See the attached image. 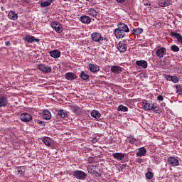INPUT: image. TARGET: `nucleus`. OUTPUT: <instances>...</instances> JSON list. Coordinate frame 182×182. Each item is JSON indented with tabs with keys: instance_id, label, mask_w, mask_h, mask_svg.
Masks as SVG:
<instances>
[{
	"instance_id": "f257e3e1",
	"label": "nucleus",
	"mask_w": 182,
	"mask_h": 182,
	"mask_svg": "<svg viewBox=\"0 0 182 182\" xmlns=\"http://www.w3.org/2000/svg\"><path fill=\"white\" fill-rule=\"evenodd\" d=\"M91 39L94 42H97L100 43V45H103L105 42H109V38H107V36H105L104 37L102 36V34L100 33H92L91 34Z\"/></svg>"
},
{
	"instance_id": "f03ea898",
	"label": "nucleus",
	"mask_w": 182,
	"mask_h": 182,
	"mask_svg": "<svg viewBox=\"0 0 182 182\" xmlns=\"http://www.w3.org/2000/svg\"><path fill=\"white\" fill-rule=\"evenodd\" d=\"M142 105H144V109L146 112H150L153 110L155 113H159V109H157V106L154 105L153 103H150L149 101H147L146 100H142Z\"/></svg>"
},
{
	"instance_id": "7ed1b4c3",
	"label": "nucleus",
	"mask_w": 182,
	"mask_h": 182,
	"mask_svg": "<svg viewBox=\"0 0 182 182\" xmlns=\"http://www.w3.org/2000/svg\"><path fill=\"white\" fill-rule=\"evenodd\" d=\"M73 177L77 178V180H85V178H86V177H87V174L86 173L83 172L82 171H80V170L74 171L73 172Z\"/></svg>"
},
{
	"instance_id": "20e7f679",
	"label": "nucleus",
	"mask_w": 182,
	"mask_h": 182,
	"mask_svg": "<svg viewBox=\"0 0 182 182\" xmlns=\"http://www.w3.org/2000/svg\"><path fill=\"white\" fill-rule=\"evenodd\" d=\"M38 68L41 72H43V73H50L52 72V67L45 65V64H39L38 65Z\"/></svg>"
},
{
	"instance_id": "39448f33",
	"label": "nucleus",
	"mask_w": 182,
	"mask_h": 182,
	"mask_svg": "<svg viewBox=\"0 0 182 182\" xmlns=\"http://www.w3.org/2000/svg\"><path fill=\"white\" fill-rule=\"evenodd\" d=\"M114 35L117 39H123L126 35V33L117 27L114 31Z\"/></svg>"
},
{
	"instance_id": "423d86ee",
	"label": "nucleus",
	"mask_w": 182,
	"mask_h": 182,
	"mask_svg": "<svg viewBox=\"0 0 182 182\" xmlns=\"http://www.w3.org/2000/svg\"><path fill=\"white\" fill-rule=\"evenodd\" d=\"M20 119L24 123H29L32 120V115L28 113H22L20 115Z\"/></svg>"
},
{
	"instance_id": "0eeeda50",
	"label": "nucleus",
	"mask_w": 182,
	"mask_h": 182,
	"mask_svg": "<svg viewBox=\"0 0 182 182\" xmlns=\"http://www.w3.org/2000/svg\"><path fill=\"white\" fill-rule=\"evenodd\" d=\"M117 49H118L119 52H120L121 53H124V52L127 50V46L126 45V43H124V42L119 41L117 44Z\"/></svg>"
},
{
	"instance_id": "6e6552de",
	"label": "nucleus",
	"mask_w": 182,
	"mask_h": 182,
	"mask_svg": "<svg viewBox=\"0 0 182 182\" xmlns=\"http://www.w3.org/2000/svg\"><path fill=\"white\" fill-rule=\"evenodd\" d=\"M155 54L158 58H159V59H161V58H164V55L167 54V49L164 47L159 48L156 50Z\"/></svg>"
},
{
	"instance_id": "1a4fd4ad",
	"label": "nucleus",
	"mask_w": 182,
	"mask_h": 182,
	"mask_svg": "<svg viewBox=\"0 0 182 182\" xmlns=\"http://www.w3.org/2000/svg\"><path fill=\"white\" fill-rule=\"evenodd\" d=\"M51 26L53 29H55V32L58 33H62V32H63V28L62 27V25L58 22L51 23Z\"/></svg>"
},
{
	"instance_id": "9d476101",
	"label": "nucleus",
	"mask_w": 182,
	"mask_h": 182,
	"mask_svg": "<svg viewBox=\"0 0 182 182\" xmlns=\"http://www.w3.org/2000/svg\"><path fill=\"white\" fill-rule=\"evenodd\" d=\"M168 163L172 167H177V166H178V164H180V161H178V159H177L173 156H170L168 159Z\"/></svg>"
},
{
	"instance_id": "9b49d317",
	"label": "nucleus",
	"mask_w": 182,
	"mask_h": 182,
	"mask_svg": "<svg viewBox=\"0 0 182 182\" xmlns=\"http://www.w3.org/2000/svg\"><path fill=\"white\" fill-rule=\"evenodd\" d=\"M117 28L124 31L125 33H129V32H130L129 26L124 23H118Z\"/></svg>"
},
{
	"instance_id": "f8f14e48",
	"label": "nucleus",
	"mask_w": 182,
	"mask_h": 182,
	"mask_svg": "<svg viewBox=\"0 0 182 182\" xmlns=\"http://www.w3.org/2000/svg\"><path fill=\"white\" fill-rule=\"evenodd\" d=\"M49 55L50 56H51V58H53L54 59H58L60 58L61 53L60 50L56 49L50 51Z\"/></svg>"
},
{
	"instance_id": "ddd939ff",
	"label": "nucleus",
	"mask_w": 182,
	"mask_h": 182,
	"mask_svg": "<svg viewBox=\"0 0 182 182\" xmlns=\"http://www.w3.org/2000/svg\"><path fill=\"white\" fill-rule=\"evenodd\" d=\"M70 110L73 112V113H75V114H80V113L83 112V109H82V107L76 105H72L70 107Z\"/></svg>"
},
{
	"instance_id": "4468645a",
	"label": "nucleus",
	"mask_w": 182,
	"mask_h": 182,
	"mask_svg": "<svg viewBox=\"0 0 182 182\" xmlns=\"http://www.w3.org/2000/svg\"><path fill=\"white\" fill-rule=\"evenodd\" d=\"M169 35H170V36H171V38H175V39H177L178 42H179L180 43H182L181 34H180L178 33H176L174 31H171Z\"/></svg>"
},
{
	"instance_id": "2eb2a0df",
	"label": "nucleus",
	"mask_w": 182,
	"mask_h": 182,
	"mask_svg": "<svg viewBox=\"0 0 182 182\" xmlns=\"http://www.w3.org/2000/svg\"><path fill=\"white\" fill-rule=\"evenodd\" d=\"M111 72L115 75H119L121 72H123V68L119 65H114L111 68Z\"/></svg>"
},
{
	"instance_id": "dca6fc26",
	"label": "nucleus",
	"mask_w": 182,
	"mask_h": 182,
	"mask_svg": "<svg viewBox=\"0 0 182 182\" xmlns=\"http://www.w3.org/2000/svg\"><path fill=\"white\" fill-rule=\"evenodd\" d=\"M24 41L28 43H33V42H39V39H36L34 36L26 35L24 38Z\"/></svg>"
},
{
	"instance_id": "f3484780",
	"label": "nucleus",
	"mask_w": 182,
	"mask_h": 182,
	"mask_svg": "<svg viewBox=\"0 0 182 182\" xmlns=\"http://www.w3.org/2000/svg\"><path fill=\"white\" fill-rule=\"evenodd\" d=\"M88 69L92 73H96L97 72H99V70H100V67L97 65L90 63V64H89Z\"/></svg>"
},
{
	"instance_id": "a211bd4d",
	"label": "nucleus",
	"mask_w": 182,
	"mask_h": 182,
	"mask_svg": "<svg viewBox=\"0 0 182 182\" xmlns=\"http://www.w3.org/2000/svg\"><path fill=\"white\" fill-rule=\"evenodd\" d=\"M147 153V150H146V148L141 147L138 149V152L136 154V157H143L144 156H146Z\"/></svg>"
},
{
	"instance_id": "6ab92c4d",
	"label": "nucleus",
	"mask_w": 182,
	"mask_h": 182,
	"mask_svg": "<svg viewBox=\"0 0 182 182\" xmlns=\"http://www.w3.org/2000/svg\"><path fill=\"white\" fill-rule=\"evenodd\" d=\"M86 12L87 15L92 16V18H96L97 16V11L93 8L88 9Z\"/></svg>"
},
{
	"instance_id": "aec40b11",
	"label": "nucleus",
	"mask_w": 182,
	"mask_h": 182,
	"mask_svg": "<svg viewBox=\"0 0 182 182\" xmlns=\"http://www.w3.org/2000/svg\"><path fill=\"white\" fill-rule=\"evenodd\" d=\"M43 119L45 120H50L52 119V114H50L49 110L45 109L43 111Z\"/></svg>"
},
{
	"instance_id": "412c9836",
	"label": "nucleus",
	"mask_w": 182,
	"mask_h": 182,
	"mask_svg": "<svg viewBox=\"0 0 182 182\" xmlns=\"http://www.w3.org/2000/svg\"><path fill=\"white\" fill-rule=\"evenodd\" d=\"M159 5L161 6V8H166V6L171 5V2L170 0H159Z\"/></svg>"
},
{
	"instance_id": "4be33fe9",
	"label": "nucleus",
	"mask_w": 182,
	"mask_h": 182,
	"mask_svg": "<svg viewBox=\"0 0 182 182\" xmlns=\"http://www.w3.org/2000/svg\"><path fill=\"white\" fill-rule=\"evenodd\" d=\"M136 65L137 66H140L141 68H143V69H147V66H149V64L146 60H136Z\"/></svg>"
},
{
	"instance_id": "5701e85b",
	"label": "nucleus",
	"mask_w": 182,
	"mask_h": 182,
	"mask_svg": "<svg viewBox=\"0 0 182 182\" xmlns=\"http://www.w3.org/2000/svg\"><path fill=\"white\" fill-rule=\"evenodd\" d=\"M25 167L24 166H18L16 168V174L17 176H25Z\"/></svg>"
},
{
	"instance_id": "b1692460",
	"label": "nucleus",
	"mask_w": 182,
	"mask_h": 182,
	"mask_svg": "<svg viewBox=\"0 0 182 182\" xmlns=\"http://www.w3.org/2000/svg\"><path fill=\"white\" fill-rule=\"evenodd\" d=\"M42 141L44 143L46 146L50 147L52 146V139L48 136H44L41 139Z\"/></svg>"
},
{
	"instance_id": "393cba45",
	"label": "nucleus",
	"mask_w": 182,
	"mask_h": 182,
	"mask_svg": "<svg viewBox=\"0 0 182 182\" xmlns=\"http://www.w3.org/2000/svg\"><path fill=\"white\" fill-rule=\"evenodd\" d=\"M112 157H114L115 160H119V161H121V160H123V159H124V154L116 152L112 154Z\"/></svg>"
},
{
	"instance_id": "a878e982",
	"label": "nucleus",
	"mask_w": 182,
	"mask_h": 182,
	"mask_svg": "<svg viewBox=\"0 0 182 182\" xmlns=\"http://www.w3.org/2000/svg\"><path fill=\"white\" fill-rule=\"evenodd\" d=\"M80 21L82 23L89 24L92 22V19L89 16L83 15L80 17Z\"/></svg>"
},
{
	"instance_id": "bb28decb",
	"label": "nucleus",
	"mask_w": 182,
	"mask_h": 182,
	"mask_svg": "<svg viewBox=\"0 0 182 182\" xmlns=\"http://www.w3.org/2000/svg\"><path fill=\"white\" fill-rule=\"evenodd\" d=\"M65 79L67 80H75V79H77V76L73 73H67L65 74Z\"/></svg>"
},
{
	"instance_id": "cd10ccee",
	"label": "nucleus",
	"mask_w": 182,
	"mask_h": 182,
	"mask_svg": "<svg viewBox=\"0 0 182 182\" xmlns=\"http://www.w3.org/2000/svg\"><path fill=\"white\" fill-rule=\"evenodd\" d=\"M8 18L9 19H11V21H16L18 19V14L14 11H9Z\"/></svg>"
},
{
	"instance_id": "c85d7f7f",
	"label": "nucleus",
	"mask_w": 182,
	"mask_h": 182,
	"mask_svg": "<svg viewBox=\"0 0 182 182\" xmlns=\"http://www.w3.org/2000/svg\"><path fill=\"white\" fill-rule=\"evenodd\" d=\"M8 105V100L4 96L0 97V107H4Z\"/></svg>"
},
{
	"instance_id": "c756f323",
	"label": "nucleus",
	"mask_w": 182,
	"mask_h": 182,
	"mask_svg": "<svg viewBox=\"0 0 182 182\" xmlns=\"http://www.w3.org/2000/svg\"><path fill=\"white\" fill-rule=\"evenodd\" d=\"M96 168H97L96 165H91L88 166L87 168L88 173H90V174H96V173H97V171H96Z\"/></svg>"
},
{
	"instance_id": "7c9ffc66",
	"label": "nucleus",
	"mask_w": 182,
	"mask_h": 182,
	"mask_svg": "<svg viewBox=\"0 0 182 182\" xmlns=\"http://www.w3.org/2000/svg\"><path fill=\"white\" fill-rule=\"evenodd\" d=\"M57 116L61 119H65L68 116V113L65 110L61 109L58 112Z\"/></svg>"
},
{
	"instance_id": "2f4dec72",
	"label": "nucleus",
	"mask_w": 182,
	"mask_h": 182,
	"mask_svg": "<svg viewBox=\"0 0 182 182\" xmlns=\"http://www.w3.org/2000/svg\"><path fill=\"white\" fill-rule=\"evenodd\" d=\"M90 114L92 117H94V119H100V117L102 116L100 112H99L97 110H92Z\"/></svg>"
},
{
	"instance_id": "473e14b6",
	"label": "nucleus",
	"mask_w": 182,
	"mask_h": 182,
	"mask_svg": "<svg viewBox=\"0 0 182 182\" xmlns=\"http://www.w3.org/2000/svg\"><path fill=\"white\" fill-rule=\"evenodd\" d=\"M143 32V28H134L132 30V35H141V33Z\"/></svg>"
},
{
	"instance_id": "72a5a7b5",
	"label": "nucleus",
	"mask_w": 182,
	"mask_h": 182,
	"mask_svg": "<svg viewBox=\"0 0 182 182\" xmlns=\"http://www.w3.org/2000/svg\"><path fill=\"white\" fill-rule=\"evenodd\" d=\"M118 112H129V108L124 105H119L118 109H117Z\"/></svg>"
},
{
	"instance_id": "f704fd0d",
	"label": "nucleus",
	"mask_w": 182,
	"mask_h": 182,
	"mask_svg": "<svg viewBox=\"0 0 182 182\" xmlns=\"http://www.w3.org/2000/svg\"><path fill=\"white\" fill-rule=\"evenodd\" d=\"M80 77L82 79V80H87V79H89V75L85 74V71H82Z\"/></svg>"
},
{
	"instance_id": "c9c22d12",
	"label": "nucleus",
	"mask_w": 182,
	"mask_h": 182,
	"mask_svg": "<svg viewBox=\"0 0 182 182\" xmlns=\"http://www.w3.org/2000/svg\"><path fill=\"white\" fill-rule=\"evenodd\" d=\"M136 141H137V139H136V138L134 136H133L132 135L128 136V141L131 144H134V143H136Z\"/></svg>"
},
{
	"instance_id": "e433bc0d",
	"label": "nucleus",
	"mask_w": 182,
	"mask_h": 182,
	"mask_svg": "<svg viewBox=\"0 0 182 182\" xmlns=\"http://www.w3.org/2000/svg\"><path fill=\"white\" fill-rule=\"evenodd\" d=\"M51 4L52 2L49 1H43L41 2V6H42V8H46V6H49V5H50Z\"/></svg>"
},
{
	"instance_id": "4c0bfd02",
	"label": "nucleus",
	"mask_w": 182,
	"mask_h": 182,
	"mask_svg": "<svg viewBox=\"0 0 182 182\" xmlns=\"http://www.w3.org/2000/svg\"><path fill=\"white\" fill-rule=\"evenodd\" d=\"M171 50H172V52H179L180 48H178V46H177L176 45H172L171 46Z\"/></svg>"
},
{
	"instance_id": "58836bf2",
	"label": "nucleus",
	"mask_w": 182,
	"mask_h": 182,
	"mask_svg": "<svg viewBox=\"0 0 182 182\" xmlns=\"http://www.w3.org/2000/svg\"><path fill=\"white\" fill-rule=\"evenodd\" d=\"M146 178L148 180H151L153 178V173L151 171H148L146 174Z\"/></svg>"
},
{
	"instance_id": "ea45409f",
	"label": "nucleus",
	"mask_w": 182,
	"mask_h": 182,
	"mask_svg": "<svg viewBox=\"0 0 182 182\" xmlns=\"http://www.w3.org/2000/svg\"><path fill=\"white\" fill-rule=\"evenodd\" d=\"M179 81H180V79L178 77L172 76L171 82H173V83H178Z\"/></svg>"
},
{
	"instance_id": "a19ab883",
	"label": "nucleus",
	"mask_w": 182,
	"mask_h": 182,
	"mask_svg": "<svg viewBox=\"0 0 182 182\" xmlns=\"http://www.w3.org/2000/svg\"><path fill=\"white\" fill-rule=\"evenodd\" d=\"M88 163H90V164H93L94 163H96V161L95 160V158L90 157L88 158Z\"/></svg>"
},
{
	"instance_id": "79ce46f5",
	"label": "nucleus",
	"mask_w": 182,
	"mask_h": 182,
	"mask_svg": "<svg viewBox=\"0 0 182 182\" xmlns=\"http://www.w3.org/2000/svg\"><path fill=\"white\" fill-rule=\"evenodd\" d=\"M164 78L166 79V80H169L171 82L172 76L168 75H164Z\"/></svg>"
},
{
	"instance_id": "37998d69",
	"label": "nucleus",
	"mask_w": 182,
	"mask_h": 182,
	"mask_svg": "<svg viewBox=\"0 0 182 182\" xmlns=\"http://www.w3.org/2000/svg\"><path fill=\"white\" fill-rule=\"evenodd\" d=\"M157 100H159V102H163L164 100V97H163V95H159L157 97Z\"/></svg>"
},
{
	"instance_id": "c03bdc74",
	"label": "nucleus",
	"mask_w": 182,
	"mask_h": 182,
	"mask_svg": "<svg viewBox=\"0 0 182 182\" xmlns=\"http://www.w3.org/2000/svg\"><path fill=\"white\" fill-rule=\"evenodd\" d=\"M136 162L139 163V164L143 163V159H141V158L137 159Z\"/></svg>"
},
{
	"instance_id": "a18cd8bd",
	"label": "nucleus",
	"mask_w": 182,
	"mask_h": 182,
	"mask_svg": "<svg viewBox=\"0 0 182 182\" xmlns=\"http://www.w3.org/2000/svg\"><path fill=\"white\" fill-rule=\"evenodd\" d=\"M118 4H124L126 0H116Z\"/></svg>"
},
{
	"instance_id": "49530a36",
	"label": "nucleus",
	"mask_w": 182,
	"mask_h": 182,
	"mask_svg": "<svg viewBox=\"0 0 182 182\" xmlns=\"http://www.w3.org/2000/svg\"><path fill=\"white\" fill-rule=\"evenodd\" d=\"M6 46H11V42L9 41H7L5 42Z\"/></svg>"
},
{
	"instance_id": "de8ad7c7",
	"label": "nucleus",
	"mask_w": 182,
	"mask_h": 182,
	"mask_svg": "<svg viewBox=\"0 0 182 182\" xmlns=\"http://www.w3.org/2000/svg\"><path fill=\"white\" fill-rule=\"evenodd\" d=\"M38 124H41V126H45V122L40 121V122H38Z\"/></svg>"
},
{
	"instance_id": "09e8293b",
	"label": "nucleus",
	"mask_w": 182,
	"mask_h": 182,
	"mask_svg": "<svg viewBox=\"0 0 182 182\" xmlns=\"http://www.w3.org/2000/svg\"><path fill=\"white\" fill-rule=\"evenodd\" d=\"M144 5L146 6H150V5H151V4L148 2V3H145Z\"/></svg>"
},
{
	"instance_id": "8fccbe9b",
	"label": "nucleus",
	"mask_w": 182,
	"mask_h": 182,
	"mask_svg": "<svg viewBox=\"0 0 182 182\" xmlns=\"http://www.w3.org/2000/svg\"><path fill=\"white\" fill-rule=\"evenodd\" d=\"M126 168V165L125 164H122V168Z\"/></svg>"
},
{
	"instance_id": "3c124183",
	"label": "nucleus",
	"mask_w": 182,
	"mask_h": 182,
	"mask_svg": "<svg viewBox=\"0 0 182 182\" xmlns=\"http://www.w3.org/2000/svg\"><path fill=\"white\" fill-rule=\"evenodd\" d=\"M49 2H53V0H48Z\"/></svg>"
},
{
	"instance_id": "603ef678",
	"label": "nucleus",
	"mask_w": 182,
	"mask_h": 182,
	"mask_svg": "<svg viewBox=\"0 0 182 182\" xmlns=\"http://www.w3.org/2000/svg\"><path fill=\"white\" fill-rule=\"evenodd\" d=\"M175 87H176L177 89H178V85H176Z\"/></svg>"
},
{
	"instance_id": "864d4df0",
	"label": "nucleus",
	"mask_w": 182,
	"mask_h": 182,
	"mask_svg": "<svg viewBox=\"0 0 182 182\" xmlns=\"http://www.w3.org/2000/svg\"><path fill=\"white\" fill-rule=\"evenodd\" d=\"M86 1H87L89 2V1H90V0H86Z\"/></svg>"
},
{
	"instance_id": "5fc2aeb1",
	"label": "nucleus",
	"mask_w": 182,
	"mask_h": 182,
	"mask_svg": "<svg viewBox=\"0 0 182 182\" xmlns=\"http://www.w3.org/2000/svg\"><path fill=\"white\" fill-rule=\"evenodd\" d=\"M64 1H68V0H64Z\"/></svg>"
},
{
	"instance_id": "6e6d98bb",
	"label": "nucleus",
	"mask_w": 182,
	"mask_h": 182,
	"mask_svg": "<svg viewBox=\"0 0 182 182\" xmlns=\"http://www.w3.org/2000/svg\"><path fill=\"white\" fill-rule=\"evenodd\" d=\"M0 50H1V48H0Z\"/></svg>"
}]
</instances>
